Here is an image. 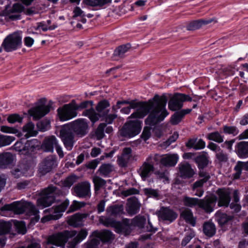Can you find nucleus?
Returning a JSON list of instances; mask_svg holds the SVG:
<instances>
[{
    "label": "nucleus",
    "mask_w": 248,
    "mask_h": 248,
    "mask_svg": "<svg viewBox=\"0 0 248 248\" xmlns=\"http://www.w3.org/2000/svg\"><path fill=\"white\" fill-rule=\"evenodd\" d=\"M167 101L165 95L159 96L156 94L147 102L135 100L118 101L112 109L116 111L120 108V105L129 104V107L123 108L121 111L123 113L128 114L130 113L131 108L136 109V111L131 114L130 117L131 118H143L150 112L145 122L147 125L154 126L163 121L169 114L166 108Z\"/></svg>",
    "instance_id": "f257e3e1"
},
{
    "label": "nucleus",
    "mask_w": 248,
    "mask_h": 248,
    "mask_svg": "<svg viewBox=\"0 0 248 248\" xmlns=\"http://www.w3.org/2000/svg\"><path fill=\"white\" fill-rule=\"evenodd\" d=\"M1 211H11L16 214H21L27 212L29 215L36 216L38 211L35 206L30 202H14L11 204H5L1 208Z\"/></svg>",
    "instance_id": "f03ea898"
},
{
    "label": "nucleus",
    "mask_w": 248,
    "mask_h": 248,
    "mask_svg": "<svg viewBox=\"0 0 248 248\" xmlns=\"http://www.w3.org/2000/svg\"><path fill=\"white\" fill-rule=\"evenodd\" d=\"M87 102H82L78 106L75 100H72L70 103L65 104L57 109V113L61 121H66L76 117L78 115L77 110L79 108H83L86 107Z\"/></svg>",
    "instance_id": "7ed1b4c3"
},
{
    "label": "nucleus",
    "mask_w": 248,
    "mask_h": 248,
    "mask_svg": "<svg viewBox=\"0 0 248 248\" xmlns=\"http://www.w3.org/2000/svg\"><path fill=\"white\" fill-rule=\"evenodd\" d=\"M77 234L76 231H66L63 232L53 234L47 237L46 244L63 248L68 239L76 236Z\"/></svg>",
    "instance_id": "20e7f679"
},
{
    "label": "nucleus",
    "mask_w": 248,
    "mask_h": 248,
    "mask_svg": "<svg viewBox=\"0 0 248 248\" xmlns=\"http://www.w3.org/2000/svg\"><path fill=\"white\" fill-rule=\"evenodd\" d=\"M22 36L19 32H14L10 34L3 40L1 45L6 52L15 51L21 47Z\"/></svg>",
    "instance_id": "39448f33"
},
{
    "label": "nucleus",
    "mask_w": 248,
    "mask_h": 248,
    "mask_svg": "<svg viewBox=\"0 0 248 248\" xmlns=\"http://www.w3.org/2000/svg\"><path fill=\"white\" fill-rule=\"evenodd\" d=\"M55 186L50 185L44 188L41 192V197L37 201V206L44 208L50 206L55 201L53 193L55 191Z\"/></svg>",
    "instance_id": "423d86ee"
},
{
    "label": "nucleus",
    "mask_w": 248,
    "mask_h": 248,
    "mask_svg": "<svg viewBox=\"0 0 248 248\" xmlns=\"http://www.w3.org/2000/svg\"><path fill=\"white\" fill-rule=\"evenodd\" d=\"M69 204L68 200H65L60 205L46 210L45 212H48L49 214L44 216L41 219L42 223H45L51 220H57L62 217V213L64 212Z\"/></svg>",
    "instance_id": "0eeeda50"
},
{
    "label": "nucleus",
    "mask_w": 248,
    "mask_h": 248,
    "mask_svg": "<svg viewBox=\"0 0 248 248\" xmlns=\"http://www.w3.org/2000/svg\"><path fill=\"white\" fill-rule=\"evenodd\" d=\"M141 121H130L126 123L120 130V135L126 138H132L138 135L141 130Z\"/></svg>",
    "instance_id": "6e6552de"
},
{
    "label": "nucleus",
    "mask_w": 248,
    "mask_h": 248,
    "mask_svg": "<svg viewBox=\"0 0 248 248\" xmlns=\"http://www.w3.org/2000/svg\"><path fill=\"white\" fill-rule=\"evenodd\" d=\"M73 195L80 198L88 199L91 198V184L88 181H83L76 184L72 188Z\"/></svg>",
    "instance_id": "1a4fd4ad"
},
{
    "label": "nucleus",
    "mask_w": 248,
    "mask_h": 248,
    "mask_svg": "<svg viewBox=\"0 0 248 248\" xmlns=\"http://www.w3.org/2000/svg\"><path fill=\"white\" fill-rule=\"evenodd\" d=\"M191 100L192 98L189 96L183 93H177L170 98L168 103V107L170 110L175 111L182 108L184 101H191Z\"/></svg>",
    "instance_id": "9d476101"
},
{
    "label": "nucleus",
    "mask_w": 248,
    "mask_h": 248,
    "mask_svg": "<svg viewBox=\"0 0 248 248\" xmlns=\"http://www.w3.org/2000/svg\"><path fill=\"white\" fill-rule=\"evenodd\" d=\"M57 166V158L54 155H49L40 164L38 171L41 175H44L51 171Z\"/></svg>",
    "instance_id": "9b49d317"
},
{
    "label": "nucleus",
    "mask_w": 248,
    "mask_h": 248,
    "mask_svg": "<svg viewBox=\"0 0 248 248\" xmlns=\"http://www.w3.org/2000/svg\"><path fill=\"white\" fill-rule=\"evenodd\" d=\"M23 7L20 3L14 4L12 7L8 9H5L0 14V16H5V19L7 21L15 20L20 19V13L23 11Z\"/></svg>",
    "instance_id": "f8f14e48"
},
{
    "label": "nucleus",
    "mask_w": 248,
    "mask_h": 248,
    "mask_svg": "<svg viewBox=\"0 0 248 248\" xmlns=\"http://www.w3.org/2000/svg\"><path fill=\"white\" fill-rule=\"evenodd\" d=\"M71 131L79 137H83L88 133V124L87 121L84 119H78L71 124Z\"/></svg>",
    "instance_id": "ddd939ff"
},
{
    "label": "nucleus",
    "mask_w": 248,
    "mask_h": 248,
    "mask_svg": "<svg viewBox=\"0 0 248 248\" xmlns=\"http://www.w3.org/2000/svg\"><path fill=\"white\" fill-rule=\"evenodd\" d=\"M60 136L63 144L67 150L72 149L74 144V135L71 130L67 127H64L60 131Z\"/></svg>",
    "instance_id": "4468645a"
},
{
    "label": "nucleus",
    "mask_w": 248,
    "mask_h": 248,
    "mask_svg": "<svg viewBox=\"0 0 248 248\" xmlns=\"http://www.w3.org/2000/svg\"><path fill=\"white\" fill-rule=\"evenodd\" d=\"M157 215L159 220L171 223L177 217V214L172 210L167 207H162L157 212Z\"/></svg>",
    "instance_id": "2eb2a0df"
},
{
    "label": "nucleus",
    "mask_w": 248,
    "mask_h": 248,
    "mask_svg": "<svg viewBox=\"0 0 248 248\" xmlns=\"http://www.w3.org/2000/svg\"><path fill=\"white\" fill-rule=\"evenodd\" d=\"M132 156L131 148L130 147L124 148L121 154L117 156V164L120 167L125 168L128 166Z\"/></svg>",
    "instance_id": "dca6fc26"
},
{
    "label": "nucleus",
    "mask_w": 248,
    "mask_h": 248,
    "mask_svg": "<svg viewBox=\"0 0 248 248\" xmlns=\"http://www.w3.org/2000/svg\"><path fill=\"white\" fill-rule=\"evenodd\" d=\"M218 195V205L228 206L231 201V192L229 188H219L217 191Z\"/></svg>",
    "instance_id": "f3484780"
},
{
    "label": "nucleus",
    "mask_w": 248,
    "mask_h": 248,
    "mask_svg": "<svg viewBox=\"0 0 248 248\" xmlns=\"http://www.w3.org/2000/svg\"><path fill=\"white\" fill-rule=\"evenodd\" d=\"M50 105H40L29 109V113L34 119H39L50 111Z\"/></svg>",
    "instance_id": "a211bd4d"
},
{
    "label": "nucleus",
    "mask_w": 248,
    "mask_h": 248,
    "mask_svg": "<svg viewBox=\"0 0 248 248\" xmlns=\"http://www.w3.org/2000/svg\"><path fill=\"white\" fill-rule=\"evenodd\" d=\"M179 170L180 176L184 179L191 178L195 174L194 170L191 165L187 162L179 164Z\"/></svg>",
    "instance_id": "6ab92c4d"
},
{
    "label": "nucleus",
    "mask_w": 248,
    "mask_h": 248,
    "mask_svg": "<svg viewBox=\"0 0 248 248\" xmlns=\"http://www.w3.org/2000/svg\"><path fill=\"white\" fill-rule=\"evenodd\" d=\"M216 202V198L213 197L200 199L198 207L204 210L206 213H211L214 210Z\"/></svg>",
    "instance_id": "aec40b11"
},
{
    "label": "nucleus",
    "mask_w": 248,
    "mask_h": 248,
    "mask_svg": "<svg viewBox=\"0 0 248 248\" xmlns=\"http://www.w3.org/2000/svg\"><path fill=\"white\" fill-rule=\"evenodd\" d=\"M179 156L177 154H166L161 155L160 163L165 167H173L177 163Z\"/></svg>",
    "instance_id": "412c9836"
},
{
    "label": "nucleus",
    "mask_w": 248,
    "mask_h": 248,
    "mask_svg": "<svg viewBox=\"0 0 248 248\" xmlns=\"http://www.w3.org/2000/svg\"><path fill=\"white\" fill-rule=\"evenodd\" d=\"M58 143V140L54 136L45 138L41 145V148L46 152H53L54 147Z\"/></svg>",
    "instance_id": "4be33fe9"
},
{
    "label": "nucleus",
    "mask_w": 248,
    "mask_h": 248,
    "mask_svg": "<svg viewBox=\"0 0 248 248\" xmlns=\"http://www.w3.org/2000/svg\"><path fill=\"white\" fill-rule=\"evenodd\" d=\"M154 164H151L146 160L138 170V172L142 179L145 181L147 178L150 176L151 172L154 171Z\"/></svg>",
    "instance_id": "5701e85b"
},
{
    "label": "nucleus",
    "mask_w": 248,
    "mask_h": 248,
    "mask_svg": "<svg viewBox=\"0 0 248 248\" xmlns=\"http://www.w3.org/2000/svg\"><path fill=\"white\" fill-rule=\"evenodd\" d=\"M93 234L99 241L101 240L104 242H111L114 239V234L108 230H104L101 232L96 231L93 232Z\"/></svg>",
    "instance_id": "b1692460"
},
{
    "label": "nucleus",
    "mask_w": 248,
    "mask_h": 248,
    "mask_svg": "<svg viewBox=\"0 0 248 248\" xmlns=\"http://www.w3.org/2000/svg\"><path fill=\"white\" fill-rule=\"evenodd\" d=\"M140 207L137 199L131 197L128 199L126 211L129 215L133 216L136 214L139 211Z\"/></svg>",
    "instance_id": "393cba45"
},
{
    "label": "nucleus",
    "mask_w": 248,
    "mask_h": 248,
    "mask_svg": "<svg viewBox=\"0 0 248 248\" xmlns=\"http://www.w3.org/2000/svg\"><path fill=\"white\" fill-rule=\"evenodd\" d=\"M235 152L240 158H248V141L238 142L235 146Z\"/></svg>",
    "instance_id": "a878e982"
},
{
    "label": "nucleus",
    "mask_w": 248,
    "mask_h": 248,
    "mask_svg": "<svg viewBox=\"0 0 248 248\" xmlns=\"http://www.w3.org/2000/svg\"><path fill=\"white\" fill-rule=\"evenodd\" d=\"M14 161V157L10 153H3L0 154V169L9 167Z\"/></svg>",
    "instance_id": "bb28decb"
},
{
    "label": "nucleus",
    "mask_w": 248,
    "mask_h": 248,
    "mask_svg": "<svg viewBox=\"0 0 248 248\" xmlns=\"http://www.w3.org/2000/svg\"><path fill=\"white\" fill-rule=\"evenodd\" d=\"M99 222L106 227H113L119 228L121 231L124 229L123 225L116 222L113 219L110 217H107L104 216H101L99 217Z\"/></svg>",
    "instance_id": "cd10ccee"
},
{
    "label": "nucleus",
    "mask_w": 248,
    "mask_h": 248,
    "mask_svg": "<svg viewBox=\"0 0 248 248\" xmlns=\"http://www.w3.org/2000/svg\"><path fill=\"white\" fill-rule=\"evenodd\" d=\"M186 146L188 148H192L195 150H201L204 148L205 142L202 139L197 140V138H193L188 140Z\"/></svg>",
    "instance_id": "c85d7f7f"
},
{
    "label": "nucleus",
    "mask_w": 248,
    "mask_h": 248,
    "mask_svg": "<svg viewBox=\"0 0 248 248\" xmlns=\"http://www.w3.org/2000/svg\"><path fill=\"white\" fill-rule=\"evenodd\" d=\"M88 235L87 230L82 229L77 235L71 241L69 242L68 245L70 248H75L76 245L84 239Z\"/></svg>",
    "instance_id": "c756f323"
},
{
    "label": "nucleus",
    "mask_w": 248,
    "mask_h": 248,
    "mask_svg": "<svg viewBox=\"0 0 248 248\" xmlns=\"http://www.w3.org/2000/svg\"><path fill=\"white\" fill-rule=\"evenodd\" d=\"M180 216L187 223L191 224L192 226L195 225L196 220L190 209L185 208L181 212Z\"/></svg>",
    "instance_id": "7c9ffc66"
},
{
    "label": "nucleus",
    "mask_w": 248,
    "mask_h": 248,
    "mask_svg": "<svg viewBox=\"0 0 248 248\" xmlns=\"http://www.w3.org/2000/svg\"><path fill=\"white\" fill-rule=\"evenodd\" d=\"M109 107V102L106 100L100 101L96 107V110L101 116H106L109 112L107 108Z\"/></svg>",
    "instance_id": "2f4dec72"
},
{
    "label": "nucleus",
    "mask_w": 248,
    "mask_h": 248,
    "mask_svg": "<svg viewBox=\"0 0 248 248\" xmlns=\"http://www.w3.org/2000/svg\"><path fill=\"white\" fill-rule=\"evenodd\" d=\"M38 145V140L36 139L28 140L23 147V154L27 155L31 154Z\"/></svg>",
    "instance_id": "473e14b6"
},
{
    "label": "nucleus",
    "mask_w": 248,
    "mask_h": 248,
    "mask_svg": "<svg viewBox=\"0 0 248 248\" xmlns=\"http://www.w3.org/2000/svg\"><path fill=\"white\" fill-rule=\"evenodd\" d=\"M212 19L199 20L190 22L186 26L187 30H195L201 28L202 25H207L212 22Z\"/></svg>",
    "instance_id": "72a5a7b5"
},
{
    "label": "nucleus",
    "mask_w": 248,
    "mask_h": 248,
    "mask_svg": "<svg viewBox=\"0 0 248 248\" xmlns=\"http://www.w3.org/2000/svg\"><path fill=\"white\" fill-rule=\"evenodd\" d=\"M34 128V124L32 122H29L25 125L23 127V132L25 133L24 137L27 139L37 135V132Z\"/></svg>",
    "instance_id": "f704fd0d"
},
{
    "label": "nucleus",
    "mask_w": 248,
    "mask_h": 248,
    "mask_svg": "<svg viewBox=\"0 0 248 248\" xmlns=\"http://www.w3.org/2000/svg\"><path fill=\"white\" fill-rule=\"evenodd\" d=\"M123 210L124 207L122 204H115L108 207L106 212L108 216H116L121 214Z\"/></svg>",
    "instance_id": "c9c22d12"
},
{
    "label": "nucleus",
    "mask_w": 248,
    "mask_h": 248,
    "mask_svg": "<svg viewBox=\"0 0 248 248\" xmlns=\"http://www.w3.org/2000/svg\"><path fill=\"white\" fill-rule=\"evenodd\" d=\"M203 231L206 236L212 237L216 233V229L215 225L211 222H205L203 225Z\"/></svg>",
    "instance_id": "e433bc0d"
},
{
    "label": "nucleus",
    "mask_w": 248,
    "mask_h": 248,
    "mask_svg": "<svg viewBox=\"0 0 248 248\" xmlns=\"http://www.w3.org/2000/svg\"><path fill=\"white\" fill-rule=\"evenodd\" d=\"M195 160L199 170H203L208 164V158L205 154L197 156Z\"/></svg>",
    "instance_id": "4c0bfd02"
},
{
    "label": "nucleus",
    "mask_w": 248,
    "mask_h": 248,
    "mask_svg": "<svg viewBox=\"0 0 248 248\" xmlns=\"http://www.w3.org/2000/svg\"><path fill=\"white\" fill-rule=\"evenodd\" d=\"M83 115L87 116L93 123L97 121L102 117L98 113H96L93 108L86 109L83 112Z\"/></svg>",
    "instance_id": "58836bf2"
},
{
    "label": "nucleus",
    "mask_w": 248,
    "mask_h": 248,
    "mask_svg": "<svg viewBox=\"0 0 248 248\" xmlns=\"http://www.w3.org/2000/svg\"><path fill=\"white\" fill-rule=\"evenodd\" d=\"M114 170L113 166L110 164H103L99 168L98 171L104 177L108 176Z\"/></svg>",
    "instance_id": "ea45409f"
},
{
    "label": "nucleus",
    "mask_w": 248,
    "mask_h": 248,
    "mask_svg": "<svg viewBox=\"0 0 248 248\" xmlns=\"http://www.w3.org/2000/svg\"><path fill=\"white\" fill-rule=\"evenodd\" d=\"M224 138V136L217 131L210 133L207 135V138L209 140L214 141L218 143L223 142Z\"/></svg>",
    "instance_id": "a19ab883"
},
{
    "label": "nucleus",
    "mask_w": 248,
    "mask_h": 248,
    "mask_svg": "<svg viewBox=\"0 0 248 248\" xmlns=\"http://www.w3.org/2000/svg\"><path fill=\"white\" fill-rule=\"evenodd\" d=\"M130 45L127 44L118 46L114 52V55L120 58L123 57L124 54L127 52L130 48Z\"/></svg>",
    "instance_id": "79ce46f5"
},
{
    "label": "nucleus",
    "mask_w": 248,
    "mask_h": 248,
    "mask_svg": "<svg viewBox=\"0 0 248 248\" xmlns=\"http://www.w3.org/2000/svg\"><path fill=\"white\" fill-rule=\"evenodd\" d=\"M199 200L198 198L185 196L183 202L184 205L192 208L197 205L199 206Z\"/></svg>",
    "instance_id": "37998d69"
},
{
    "label": "nucleus",
    "mask_w": 248,
    "mask_h": 248,
    "mask_svg": "<svg viewBox=\"0 0 248 248\" xmlns=\"http://www.w3.org/2000/svg\"><path fill=\"white\" fill-rule=\"evenodd\" d=\"M68 222L75 227L80 226L82 225V217L81 215L75 214L69 219Z\"/></svg>",
    "instance_id": "c03bdc74"
},
{
    "label": "nucleus",
    "mask_w": 248,
    "mask_h": 248,
    "mask_svg": "<svg viewBox=\"0 0 248 248\" xmlns=\"http://www.w3.org/2000/svg\"><path fill=\"white\" fill-rule=\"evenodd\" d=\"M217 221L219 224L223 225L231 221L233 217L232 215H228L225 213H220L217 215Z\"/></svg>",
    "instance_id": "a18cd8bd"
},
{
    "label": "nucleus",
    "mask_w": 248,
    "mask_h": 248,
    "mask_svg": "<svg viewBox=\"0 0 248 248\" xmlns=\"http://www.w3.org/2000/svg\"><path fill=\"white\" fill-rule=\"evenodd\" d=\"M12 224L10 222L0 221V235H5L10 232Z\"/></svg>",
    "instance_id": "49530a36"
},
{
    "label": "nucleus",
    "mask_w": 248,
    "mask_h": 248,
    "mask_svg": "<svg viewBox=\"0 0 248 248\" xmlns=\"http://www.w3.org/2000/svg\"><path fill=\"white\" fill-rule=\"evenodd\" d=\"M85 4L91 6H102L110 3L111 0H84Z\"/></svg>",
    "instance_id": "de8ad7c7"
},
{
    "label": "nucleus",
    "mask_w": 248,
    "mask_h": 248,
    "mask_svg": "<svg viewBox=\"0 0 248 248\" xmlns=\"http://www.w3.org/2000/svg\"><path fill=\"white\" fill-rule=\"evenodd\" d=\"M222 128L224 133L228 135H232L233 136H236L239 132V129L235 126L225 125H223Z\"/></svg>",
    "instance_id": "09e8293b"
},
{
    "label": "nucleus",
    "mask_w": 248,
    "mask_h": 248,
    "mask_svg": "<svg viewBox=\"0 0 248 248\" xmlns=\"http://www.w3.org/2000/svg\"><path fill=\"white\" fill-rule=\"evenodd\" d=\"M15 140L13 136L0 135V147L10 145Z\"/></svg>",
    "instance_id": "8fccbe9b"
},
{
    "label": "nucleus",
    "mask_w": 248,
    "mask_h": 248,
    "mask_svg": "<svg viewBox=\"0 0 248 248\" xmlns=\"http://www.w3.org/2000/svg\"><path fill=\"white\" fill-rule=\"evenodd\" d=\"M244 169L248 170V161L247 162L238 161L236 166L234 167V170H236V175L239 177L242 172V170Z\"/></svg>",
    "instance_id": "3c124183"
},
{
    "label": "nucleus",
    "mask_w": 248,
    "mask_h": 248,
    "mask_svg": "<svg viewBox=\"0 0 248 248\" xmlns=\"http://www.w3.org/2000/svg\"><path fill=\"white\" fill-rule=\"evenodd\" d=\"M77 178L75 175H70L61 181L62 187L70 188L76 182Z\"/></svg>",
    "instance_id": "603ef678"
},
{
    "label": "nucleus",
    "mask_w": 248,
    "mask_h": 248,
    "mask_svg": "<svg viewBox=\"0 0 248 248\" xmlns=\"http://www.w3.org/2000/svg\"><path fill=\"white\" fill-rule=\"evenodd\" d=\"M93 182L94 184V189L95 191L99 190L106 184V182L104 179L97 176L93 178Z\"/></svg>",
    "instance_id": "864d4df0"
},
{
    "label": "nucleus",
    "mask_w": 248,
    "mask_h": 248,
    "mask_svg": "<svg viewBox=\"0 0 248 248\" xmlns=\"http://www.w3.org/2000/svg\"><path fill=\"white\" fill-rule=\"evenodd\" d=\"M146 222V218L143 216H137L132 220V223L137 226L142 228Z\"/></svg>",
    "instance_id": "5fc2aeb1"
},
{
    "label": "nucleus",
    "mask_w": 248,
    "mask_h": 248,
    "mask_svg": "<svg viewBox=\"0 0 248 248\" xmlns=\"http://www.w3.org/2000/svg\"><path fill=\"white\" fill-rule=\"evenodd\" d=\"M37 126L39 130L46 131L50 128V122L46 120H43L37 123Z\"/></svg>",
    "instance_id": "6e6d98bb"
},
{
    "label": "nucleus",
    "mask_w": 248,
    "mask_h": 248,
    "mask_svg": "<svg viewBox=\"0 0 248 248\" xmlns=\"http://www.w3.org/2000/svg\"><path fill=\"white\" fill-rule=\"evenodd\" d=\"M15 226L18 233L24 234L26 232V225L23 221H16Z\"/></svg>",
    "instance_id": "4d7b16f0"
},
{
    "label": "nucleus",
    "mask_w": 248,
    "mask_h": 248,
    "mask_svg": "<svg viewBox=\"0 0 248 248\" xmlns=\"http://www.w3.org/2000/svg\"><path fill=\"white\" fill-rule=\"evenodd\" d=\"M107 124L105 123H101L98 125L95 132L97 139H101L104 138L105 136L104 130Z\"/></svg>",
    "instance_id": "13d9d810"
},
{
    "label": "nucleus",
    "mask_w": 248,
    "mask_h": 248,
    "mask_svg": "<svg viewBox=\"0 0 248 248\" xmlns=\"http://www.w3.org/2000/svg\"><path fill=\"white\" fill-rule=\"evenodd\" d=\"M85 205L84 202H79L77 201H74L71 205L68 213L74 212Z\"/></svg>",
    "instance_id": "bf43d9fd"
},
{
    "label": "nucleus",
    "mask_w": 248,
    "mask_h": 248,
    "mask_svg": "<svg viewBox=\"0 0 248 248\" xmlns=\"http://www.w3.org/2000/svg\"><path fill=\"white\" fill-rule=\"evenodd\" d=\"M144 192L147 196L154 198H158L159 195L158 190L151 188H144Z\"/></svg>",
    "instance_id": "052dcab7"
},
{
    "label": "nucleus",
    "mask_w": 248,
    "mask_h": 248,
    "mask_svg": "<svg viewBox=\"0 0 248 248\" xmlns=\"http://www.w3.org/2000/svg\"><path fill=\"white\" fill-rule=\"evenodd\" d=\"M155 174L156 175L157 179L163 180V181H169V172L167 170L165 171H156L155 172Z\"/></svg>",
    "instance_id": "680f3d73"
},
{
    "label": "nucleus",
    "mask_w": 248,
    "mask_h": 248,
    "mask_svg": "<svg viewBox=\"0 0 248 248\" xmlns=\"http://www.w3.org/2000/svg\"><path fill=\"white\" fill-rule=\"evenodd\" d=\"M7 121L11 124H14L16 122L21 123L22 121V118L19 114H13L8 117Z\"/></svg>",
    "instance_id": "e2e57ef3"
},
{
    "label": "nucleus",
    "mask_w": 248,
    "mask_h": 248,
    "mask_svg": "<svg viewBox=\"0 0 248 248\" xmlns=\"http://www.w3.org/2000/svg\"><path fill=\"white\" fill-rule=\"evenodd\" d=\"M195 236V234L193 232L190 231L186 233L185 237L183 238L182 241L181 245L183 246H186Z\"/></svg>",
    "instance_id": "0e129e2a"
},
{
    "label": "nucleus",
    "mask_w": 248,
    "mask_h": 248,
    "mask_svg": "<svg viewBox=\"0 0 248 248\" xmlns=\"http://www.w3.org/2000/svg\"><path fill=\"white\" fill-rule=\"evenodd\" d=\"M99 240L97 238H93L84 244V248H97Z\"/></svg>",
    "instance_id": "69168bd1"
},
{
    "label": "nucleus",
    "mask_w": 248,
    "mask_h": 248,
    "mask_svg": "<svg viewBox=\"0 0 248 248\" xmlns=\"http://www.w3.org/2000/svg\"><path fill=\"white\" fill-rule=\"evenodd\" d=\"M183 117L179 111L177 112L171 116V123L172 124H177L181 121Z\"/></svg>",
    "instance_id": "338daca9"
},
{
    "label": "nucleus",
    "mask_w": 248,
    "mask_h": 248,
    "mask_svg": "<svg viewBox=\"0 0 248 248\" xmlns=\"http://www.w3.org/2000/svg\"><path fill=\"white\" fill-rule=\"evenodd\" d=\"M216 156L220 162H226L228 159L227 155L221 150L216 154Z\"/></svg>",
    "instance_id": "774afa93"
}]
</instances>
